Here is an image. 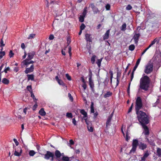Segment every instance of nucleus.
I'll return each mask as SVG.
<instances>
[{
    "instance_id": "nucleus-1",
    "label": "nucleus",
    "mask_w": 161,
    "mask_h": 161,
    "mask_svg": "<svg viewBox=\"0 0 161 161\" xmlns=\"http://www.w3.org/2000/svg\"><path fill=\"white\" fill-rule=\"evenodd\" d=\"M142 100L140 97L136 99L135 109L137 119L141 125H147L149 123V117L146 114L140 110L142 108Z\"/></svg>"
},
{
    "instance_id": "nucleus-2",
    "label": "nucleus",
    "mask_w": 161,
    "mask_h": 161,
    "mask_svg": "<svg viewBox=\"0 0 161 161\" xmlns=\"http://www.w3.org/2000/svg\"><path fill=\"white\" fill-rule=\"evenodd\" d=\"M140 80V87L142 89L147 91L149 87L150 80L147 75H145L144 74Z\"/></svg>"
},
{
    "instance_id": "nucleus-3",
    "label": "nucleus",
    "mask_w": 161,
    "mask_h": 161,
    "mask_svg": "<svg viewBox=\"0 0 161 161\" xmlns=\"http://www.w3.org/2000/svg\"><path fill=\"white\" fill-rule=\"evenodd\" d=\"M153 64L151 62H149L145 67L144 72L148 75L150 74L153 71Z\"/></svg>"
},
{
    "instance_id": "nucleus-4",
    "label": "nucleus",
    "mask_w": 161,
    "mask_h": 161,
    "mask_svg": "<svg viewBox=\"0 0 161 161\" xmlns=\"http://www.w3.org/2000/svg\"><path fill=\"white\" fill-rule=\"evenodd\" d=\"M43 155L44 158L46 160H49L50 158V161H54V158H55V154L49 151H47L46 153L43 154Z\"/></svg>"
},
{
    "instance_id": "nucleus-5",
    "label": "nucleus",
    "mask_w": 161,
    "mask_h": 161,
    "mask_svg": "<svg viewBox=\"0 0 161 161\" xmlns=\"http://www.w3.org/2000/svg\"><path fill=\"white\" fill-rule=\"evenodd\" d=\"M139 143L137 139H133L132 144V148L130 150L129 153L130 154L132 153H134L136 150L137 146H139Z\"/></svg>"
},
{
    "instance_id": "nucleus-6",
    "label": "nucleus",
    "mask_w": 161,
    "mask_h": 161,
    "mask_svg": "<svg viewBox=\"0 0 161 161\" xmlns=\"http://www.w3.org/2000/svg\"><path fill=\"white\" fill-rule=\"evenodd\" d=\"M13 148L15 149L14 154L15 156L19 157L22 153V150L21 147H18L16 149L15 148V146L13 144Z\"/></svg>"
},
{
    "instance_id": "nucleus-7",
    "label": "nucleus",
    "mask_w": 161,
    "mask_h": 161,
    "mask_svg": "<svg viewBox=\"0 0 161 161\" xmlns=\"http://www.w3.org/2000/svg\"><path fill=\"white\" fill-rule=\"evenodd\" d=\"M92 72L90 70V74H89V85L91 89L93 92H94L95 90L94 88V83L92 80Z\"/></svg>"
},
{
    "instance_id": "nucleus-8",
    "label": "nucleus",
    "mask_w": 161,
    "mask_h": 161,
    "mask_svg": "<svg viewBox=\"0 0 161 161\" xmlns=\"http://www.w3.org/2000/svg\"><path fill=\"white\" fill-rule=\"evenodd\" d=\"M55 158L57 160L58 159H60L61 157H63L64 156H66L64 155V153H61L58 150H57L55 151Z\"/></svg>"
},
{
    "instance_id": "nucleus-9",
    "label": "nucleus",
    "mask_w": 161,
    "mask_h": 161,
    "mask_svg": "<svg viewBox=\"0 0 161 161\" xmlns=\"http://www.w3.org/2000/svg\"><path fill=\"white\" fill-rule=\"evenodd\" d=\"M34 70V66L33 64H32L30 68H26L25 71V72L26 74L32 72Z\"/></svg>"
},
{
    "instance_id": "nucleus-10",
    "label": "nucleus",
    "mask_w": 161,
    "mask_h": 161,
    "mask_svg": "<svg viewBox=\"0 0 161 161\" xmlns=\"http://www.w3.org/2000/svg\"><path fill=\"white\" fill-rule=\"evenodd\" d=\"M138 147L140 149L144 150L147 147V145L142 142H140L139 143Z\"/></svg>"
},
{
    "instance_id": "nucleus-11",
    "label": "nucleus",
    "mask_w": 161,
    "mask_h": 161,
    "mask_svg": "<svg viewBox=\"0 0 161 161\" xmlns=\"http://www.w3.org/2000/svg\"><path fill=\"white\" fill-rule=\"evenodd\" d=\"M146 125H142L143 128L144 130V134L146 136H148L149 134V129Z\"/></svg>"
},
{
    "instance_id": "nucleus-12",
    "label": "nucleus",
    "mask_w": 161,
    "mask_h": 161,
    "mask_svg": "<svg viewBox=\"0 0 161 161\" xmlns=\"http://www.w3.org/2000/svg\"><path fill=\"white\" fill-rule=\"evenodd\" d=\"M112 117V115L109 116L107 119V121L106 123V128L107 129H108V126H110L111 125V121Z\"/></svg>"
},
{
    "instance_id": "nucleus-13",
    "label": "nucleus",
    "mask_w": 161,
    "mask_h": 161,
    "mask_svg": "<svg viewBox=\"0 0 161 161\" xmlns=\"http://www.w3.org/2000/svg\"><path fill=\"white\" fill-rule=\"evenodd\" d=\"M149 154L148 153V151H146L143 154V156L141 158L142 161H145L146 158L149 156Z\"/></svg>"
},
{
    "instance_id": "nucleus-14",
    "label": "nucleus",
    "mask_w": 161,
    "mask_h": 161,
    "mask_svg": "<svg viewBox=\"0 0 161 161\" xmlns=\"http://www.w3.org/2000/svg\"><path fill=\"white\" fill-rule=\"evenodd\" d=\"M110 30H108L105 33L104 35H103V39L105 40L108 39L109 37V34L110 33Z\"/></svg>"
},
{
    "instance_id": "nucleus-15",
    "label": "nucleus",
    "mask_w": 161,
    "mask_h": 161,
    "mask_svg": "<svg viewBox=\"0 0 161 161\" xmlns=\"http://www.w3.org/2000/svg\"><path fill=\"white\" fill-rule=\"evenodd\" d=\"M35 54V53L34 52H31L28 53V57L27 59L29 60H31L33 58Z\"/></svg>"
},
{
    "instance_id": "nucleus-16",
    "label": "nucleus",
    "mask_w": 161,
    "mask_h": 161,
    "mask_svg": "<svg viewBox=\"0 0 161 161\" xmlns=\"http://www.w3.org/2000/svg\"><path fill=\"white\" fill-rule=\"evenodd\" d=\"M71 157H69L67 156H64L62 157L61 158L57 160L58 161H70V158Z\"/></svg>"
},
{
    "instance_id": "nucleus-17",
    "label": "nucleus",
    "mask_w": 161,
    "mask_h": 161,
    "mask_svg": "<svg viewBox=\"0 0 161 161\" xmlns=\"http://www.w3.org/2000/svg\"><path fill=\"white\" fill-rule=\"evenodd\" d=\"M80 113L83 115V118H87V114L86 112L84 109H79Z\"/></svg>"
},
{
    "instance_id": "nucleus-18",
    "label": "nucleus",
    "mask_w": 161,
    "mask_h": 161,
    "mask_svg": "<svg viewBox=\"0 0 161 161\" xmlns=\"http://www.w3.org/2000/svg\"><path fill=\"white\" fill-rule=\"evenodd\" d=\"M140 34L139 33L135 34L133 36V39L134 40L135 43H137Z\"/></svg>"
},
{
    "instance_id": "nucleus-19",
    "label": "nucleus",
    "mask_w": 161,
    "mask_h": 161,
    "mask_svg": "<svg viewBox=\"0 0 161 161\" xmlns=\"http://www.w3.org/2000/svg\"><path fill=\"white\" fill-rule=\"evenodd\" d=\"M91 34H86L85 35L86 39L87 42H92V37H91Z\"/></svg>"
},
{
    "instance_id": "nucleus-20",
    "label": "nucleus",
    "mask_w": 161,
    "mask_h": 161,
    "mask_svg": "<svg viewBox=\"0 0 161 161\" xmlns=\"http://www.w3.org/2000/svg\"><path fill=\"white\" fill-rule=\"evenodd\" d=\"M28 81L31 80L32 81L34 80V76L33 74H27V75Z\"/></svg>"
},
{
    "instance_id": "nucleus-21",
    "label": "nucleus",
    "mask_w": 161,
    "mask_h": 161,
    "mask_svg": "<svg viewBox=\"0 0 161 161\" xmlns=\"http://www.w3.org/2000/svg\"><path fill=\"white\" fill-rule=\"evenodd\" d=\"M30 60L29 59L26 58L22 62L25 65L26 67H28V65L31 64L30 63Z\"/></svg>"
},
{
    "instance_id": "nucleus-22",
    "label": "nucleus",
    "mask_w": 161,
    "mask_h": 161,
    "mask_svg": "<svg viewBox=\"0 0 161 161\" xmlns=\"http://www.w3.org/2000/svg\"><path fill=\"white\" fill-rule=\"evenodd\" d=\"M39 113L42 116H44L46 114V113L43 108H42L41 109L39 112Z\"/></svg>"
},
{
    "instance_id": "nucleus-23",
    "label": "nucleus",
    "mask_w": 161,
    "mask_h": 161,
    "mask_svg": "<svg viewBox=\"0 0 161 161\" xmlns=\"http://www.w3.org/2000/svg\"><path fill=\"white\" fill-rule=\"evenodd\" d=\"M112 95V92L108 91L106 93H105L104 95V97L105 98L111 96Z\"/></svg>"
},
{
    "instance_id": "nucleus-24",
    "label": "nucleus",
    "mask_w": 161,
    "mask_h": 161,
    "mask_svg": "<svg viewBox=\"0 0 161 161\" xmlns=\"http://www.w3.org/2000/svg\"><path fill=\"white\" fill-rule=\"evenodd\" d=\"M2 82L4 84L8 85L9 83V80L6 78H3Z\"/></svg>"
},
{
    "instance_id": "nucleus-25",
    "label": "nucleus",
    "mask_w": 161,
    "mask_h": 161,
    "mask_svg": "<svg viewBox=\"0 0 161 161\" xmlns=\"http://www.w3.org/2000/svg\"><path fill=\"white\" fill-rule=\"evenodd\" d=\"M159 40L157 38H155L153 41L149 45L151 47L152 45L154 44L155 42H157V43L159 42Z\"/></svg>"
},
{
    "instance_id": "nucleus-26",
    "label": "nucleus",
    "mask_w": 161,
    "mask_h": 161,
    "mask_svg": "<svg viewBox=\"0 0 161 161\" xmlns=\"http://www.w3.org/2000/svg\"><path fill=\"white\" fill-rule=\"evenodd\" d=\"M126 25L125 23H124L122 26H121L120 29L121 30L125 31L126 30Z\"/></svg>"
},
{
    "instance_id": "nucleus-27",
    "label": "nucleus",
    "mask_w": 161,
    "mask_h": 161,
    "mask_svg": "<svg viewBox=\"0 0 161 161\" xmlns=\"http://www.w3.org/2000/svg\"><path fill=\"white\" fill-rule=\"evenodd\" d=\"M157 155L159 157H161V148L158 147L157 148Z\"/></svg>"
},
{
    "instance_id": "nucleus-28",
    "label": "nucleus",
    "mask_w": 161,
    "mask_h": 161,
    "mask_svg": "<svg viewBox=\"0 0 161 161\" xmlns=\"http://www.w3.org/2000/svg\"><path fill=\"white\" fill-rule=\"evenodd\" d=\"M93 105H94L93 103L92 102L91 104V113H94L95 112Z\"/></svg>"
},
{
    "instance_id": "nucleus-29",
    "label": "nucleus",
    "mask_w": 161,
    "mask_h": 161,
    "mask_svg": "<svg viewBox=\"0 0 161 161\" xmlns=\"http://www.w3.org/2000/svg\"><path fill=\"white\" fill-rule=\"evenodd\" d=\"M87 7H86L84 9L82 13V16L85 17L86 15V13H87Z\"/></svg>"
},
{
    "instance_id": "nucleus-30",
    "label": "nucleus",
    "mask_w": 161,
    "mask_h": 161,
    "mask_svg": "<svg viewBox=\"0 0 161 161\" xmlns=\"http://www.w3.org/2000/svg\"><path fill=\"white\" fill-rule=\"evenodd\" d=\"M135 48V45L133 44H131L130 45L129 47V49L131 51L134 50Z\"/></svg>"
},
{
    "instance_id": "nucleus-31",
    "label": "nucleus",
    "mask_w": 161,
    "mask_h": 161,
    "mask_svg": "<svg viewBox=\"0 0 161 161\" xmlns=\"http://www.w3.org/2000/svg\"><path fill=\"white\" fill-rule=\"evenodd\" d=\"M36 153L34 150H30L29 152V154L31 156H33Z\"/></svg>"
},
{
    "instance_id": "nucleus-32",
    "label": "nucleus",
    "mask_w": 161,
    "mask_h": 161,
    "mask_svg": "<svg viewBox=\"0 0 161 161\" xmlns=\"http://www.w3.org/2000/svg\"><path fill=\"white\" fill-rule=\"evenodd\" d=\"M102 58H101L100 59H98L97 62V64L98 66L100 67L101 66V62L102 60Z\"/></svg>"
},
{
    "instance_id": "nucleus-33",
    "label": "nucleus",
    "mask_w": 161,
    "mask_h": 161,
    "mask_svg": "<svg viewBox=\"0 0 161 161\" xmlns=\"http://www.w3.org/2000/svg\"><path fill=\"white\" fill-rule=\"evenodd\" d=\"M85 17L81 15L79 18V21L80 22H83L84 21Z\"/></svg>"
},
{
    "instance_id": "nucleus-34",
    "label": "nucleus",
    "mask_w": 161,
    "mask_h": 161,
    "mask_svg": "<svg viewBox=\"0 0 161 161\" xmlns=\"http://www.w3.org/2000/svg\"><path fill=\"white\" fill-rule=\"evenodd\" d=\"M87 127L88 130L89 131L91 132H92L93 131V128L92 126H89V125H87Z\"/></svg>"
},
{
    "instance_id": "nucleus-35",
    "label": "nucleus",
    "mask_w": 161,
    "mask_h": 161,
    "mask_svg": "<svg viewBox=\"0 0 161 161\" xmlns=\"http://www.w3.org/2000/svg\"><path fill=\"white\" fill-rule=\"evenodd\" d=\"M5 53L4 51L0 52V59H1L5 55Z\"/></svg>"
},
{
    "instance_id": "nucleus-36",
    "label": "nucleus",
    "mask_w": 161,
    "mask_h": 161,
    "mask_svg": "<svg viewBox=\"0 0 161 161\" xmlns=\"http://www.w3.org/2000/svg\"><path fill=\"white\" fill-rule=\"evenodd\" d=\"M66 116L67 117L69 118H72L73 117L72 114L71 113H67Z\"/></svg>"
},
{
    "instance_id": "nucleus-37",
    "label": "nucleus",
    "mask_w": 161,
    "mask_h": 161,
    "mask_svg": "<svg viewBox=\"0 0 161 161\" xmlns=\"http://www.w3.org/2000/svg\"><path fill=\"white\" fill-rule=\"evenodd\" d=\"M96 57L95 56H93L91 58V62L92 64H94L95 62V58Z\"/></svg>"
},
{
    "instance_id": "nucleus-38",
    "label": "nucleus",
    "mask_w": 161,
    "mask_h": 161,
    "mask_svg": "<svg viewBox=\"0 0 161 161\" xmlns=\"http://www.w3.org/2000/svg\"><path fill=\"white\" fill-rule=\"evenodd\" d=\"M14 53L13 52L12 50H10L9 54V56L10 58H12L14 56Z\"/></svg>"
},
{
    "instance_id": "nucleus-39",
    "label": "nucleus",
    "mask_w": 161,
    "mask_h": 161,
    "mask_svg": "<svg viewBox=\"0 0 161 161\" xmlns=\"http://www.w3.org/2000/svg\"><path fill=\"white\" fill-rule=\"evenodd\" d=\"M35 35L36 34H30L29 37L28 38V39L33 38L35 37Z\"/></svg>"
},
{
    "instance_id": "nucleus-40",
    "label": "nucleus",
    "mask_w": 161,
    "mask_h": 161,
    "mask_svg": "<svg viewBox=\"0 0 161 161\" xmlns=\"http://www.w3.org/2000/svg\"><path fill=\"white\" fill-rule=\"evenodd\" d=\"M57 82L60 85L64 86V83L60 79Z\"/></svg>"
},
{
    "instance_id": "nucleus-41",
    "label": "nucleus",
    "mask_w": 161,
    "mask_h": 161,
    "mask_svg": "<svg viewBox=\"0 0 161 161\" xmlns=\"http://www.w3.org/2000/svg\"><path fill=\"white\" fill-rule=\"evenodd\" d=\"M130 138V136H129L128 132H126L125 137L126 141L128 142V141L129 140Z\"/></svg>"
},
{
    "instance_id": "nucleus-42",
    "label": "nucleus",
    "mask_w": 161,
    "mask_h": 161,
    "mask_svg": "<svg viewBox=\"0 0 161 161\" xmlns=\"http://www.w3.org/2000/svg\"><path fill=\"white\" fill-rule=\"evenodd\" d=\"M85 27L86 26L85 24L83 23H82L80 26V30H83L85 28Z\"/></svg>"
},
{
    "instance_id": "nucleus-43",
    "label": "nucleus",
    "mask_w": 161,
    "mask_h": 161,
    "mask_svg": "<svg viewBox=\"0 0 161 161\" xmlns=\"http://www.w3.org/2000/svg\"><path fill=\"white\" fill-rule=\"evenodd\" d=\"M68 96L69 99L70 100L71 102H72L73 100V98L70 93H68Z\"/></svg>"
},
{
    "instance_id": "nucleus-44",
    "label": "nucleus",
    "mask_w": 161,
    "mask_h": 161,
    "mask_svg": "<svg viewBox=\"0 0 161 161\" xmlns=\"http://www.w3.org/2000/svg\"><path fill=\"white\" fill-rule=\"evenodd\" d=\"M10 68L9 67H6L4 70L3 71V72H4L5 73H7V71H10Z\"/></svg>"
},
{
    "instance_id": "nucleus-45",
    "label": "nucleus",
    "mask_w": 161,
    "mask_h": 161,
    "mask_svg": "<svg viewBox=\"0 0 161 161\" xmlns=\"http://www.w3.org/2000/svg\"><path fill=\"white\" fill-rule=\"evenodd\" d=\"M67 43L68 44V45H69L70 42H71V40L70 37H68L67 39Z\"/></svg>"
},
{
    "instance_id": "nucleus-46",
    "label": "nucleus",
    "mask_w": 161,
    "mask_h": 161,
    "mask_svg": "<svg viewBox=\"0 0 161 161\" xmlns=\"http://www.w3.org/2000/svg\"><path fill=\"white\" fill-rule=\"evenodd\" d=\"M65 76L67 78V79L69 80H71V77L68 74H65Z\"/></svg>"
},
{
    "instance_id": "nucleus-47",
    "label": "nucleus",
    "mask_w": 161,
    "mask_h": 161,
    "mask_svg": "<svg viewBox=\"0 0 161 161\" xmlns=\"http://www.w3.org/2000/svg\"><path fill=\"white\" fill-rule=\"evenodd\" d=\"M130 82L129 84V86L127 89V92L128 95H129L130 93Z\"/></svg>"
},
{
    "instance_id": "nucleus-48",
    "label": "nucleus",
    "mask_w": 161,
    "mask_h": 161,
    "mask_svg": "<svg viewBox=\"0 0 161 161\" xmlns=\"http://www.w3.org/2000/svg\"><path fill=\"white\" fill-rule=\"evenodd\" d=\"M27 89L28 91L31 92V91H32L31 86V85L27 86Z\"/></svg>"
},
{
    "instance_id": "nucleus-49",
    "label": "nucleus",
    "mask_w": 161,
    "mask_h": 161,
    "mask_svg": "<svg viewBox=\"0 0 161 161\" xmlns=\"http://www.w3.org/2000/svg\"><path fill=\"white\" fill-rule=\"evenodd\" d=\"M5 44L3 43V42L2 39L0 43V47H3L4 46Z\"/></svg>"
},
{
    "instance_id": "nucleus-50",
    "label": "nucleus",
    "mask_w": 161,
    "mask_h": 161,
    "mask_svg": "<svg viewBox=\"0 0 161 161\" xmlns=\"http://www.w3.org/2000/svg\"><path fill=\"white\" fill-rule=\"evenodd\" d=\"M31 92V97H32L34 100L35 99L36 100V99L35 98L34 94L33 93L32 91H31V92Z\"/></svg>"
},
{
    "instance_id": "nucleus-51",
    "label": "nucleus",
    "mask_w": 161,
    "mask_h": 161,
    "mask_svg": "<svg viewBox=\"0 0 161 161\" xmlns=\"http://www.w3.org/2000/svg\"><path fill=\"white\" fill-rule=\"evenodd\" d=\"M109 73H110V82L112 83V79L113 77V73L112 71H110Z\"/></svg>"
},
{
    "instance_id": "nucleus-52",
    "label": "nucleus",
    "mask_w": 161,
    "mask_h": 161,
    "mask_svg": "<svg viewBox=\"0 0 161 161\" xmlns=\"http://www.w3.org/2000/svg\"><path fill=\"white\" fill-rule=\"evenodd\" d=\"M133 103H132L130 107L129 108V110L128 111V113H129L131 112L132 111V109L133 108Z\"/></svg>"
},
{
    "instance_id": "nucleus-53",
    "label": "nucleus",
    "mask_w": 161,
    "mask_h": 161,
    "mask_svg": "<svg viewBox=\"0 0 161 161\" xmlns=\"http://www.w3.org/2000/svg\"><path fill=\"white\" fill-rule=\"evenodd\" d=\"M132 8V7L129 4L126 7V9L127 10H129Z\"/></svg>"
},
{
    "instance_id": "nucleus-54",
    "label": "nucleus",
    "mask_w": 161,
    "mask_h": 161,
    "mask_svg": "<svg viewBox=\"0 0 161 161\" xmlns=\"http://www.w3.org/2000/svg\"><path fill=\"white\" fill-rule=\"evenodd\" d=\"M13 141H14V142H15L16 146H17L19 145V142H18L17 139H16L15 138H14L13 139Z\"/></svg>"
},
{
    "instance_id": "nucleus-55",
    "label": "nucleus",
    "mask_w": 161,
    "mask_h": 161,
    "mask_svg": "<svg viewBox=\"0 0 161 161\" xmlns=\"http://www.w3.org/2000/svg\"><path fill=\"white\" fill-rule=\"evenodd\" d=\"M105 7L107 10H109L110 8V6L109 4H108L106 5Z\"/></svg>"
},
{
    "instance_id": "nucleus-56",
    "label": "nucleus",
    "mask_w": 161,
    "mask_h": 161,
    "mask_svg": "<svg viewBox=\"0 0 161 161\" xmlns=\"http://www.w3.org/2000/svg\"><path fill=\"white\" fill-rule=\"evenodd\" d=\"M37 107V104H35L33 107L32 109L33 110H35L36 109V108Z\"/></svg>"
},
{
    "instance_id": "nucleus-57",
    "label": "nucleus",
    "mask_w": 161,
    "mask_h": 161,
    "mask_svg": "<svg viewBox=\"0 0 161 161\" xmlns=\"http://www.w3.org/2000/svg\"><path fill=\"white\" fill-rule=\"evenodd\" d=\"M54 38V36L53 35H51L49 37V39L50 40H52Z\"/></svg>"
},
{
    "instance_id": "nucleus-58",
    "label": "nucleus",
    "mask_w": 161,
    "mask_h": 161,
    "mask_svg": "<svg viewBox=\"0 0 161 161\" xmlns=\"http://www.w3.org/2000/svg\"><path fill=\"white\" fill-rule=\"evenodd\" d=\"M72 122L74 125H77V124L76 123V121L75 118H73L72 119Z\"/></svg>"
},
{
    "instance_id": "nucleus-59",
    "label": "nucleus",
    "mask_w": 161,
    "mask_h": 161,
    "mask_svg": "<svg viewBox=\"0 0 161 161\" xmlns=\"http://www.w3.org/2000/svg\"><path fill=\"white\" fill-rule=\"evenodd\" d=\"M71 47H69V56H71Z\"/></svg>"
},
{
    "instance_id": "nucleus-60",
    "label": "nucleus",
    "mask_w": 161,
    "mask_h": 161,
    "mask_svg": "<svg viewBox=\"0 0 161 161\" xmlns=\"http://www.w3.org/2000/svg\"><path fill=\"white\" fill-rule=\"evenodd\" d=\"M14 70L15 72H17L19 71V69L18 67H15L14 68Z\"/></svg>"
},
{
    "instance_id": "nucleus-61",
    "label": "nucleus",
    "mask_w": 161,
    "mask_h": 161,
    "mask_svg": "<svg viewBox=\"0 0 161 161\" xmlns=\"http://www.w3.org/2000/svg\"><path fill=\"white\" fill-rule=\"evenodd\" d=\"M140 61H141V58H138L136 62V64L137 65H138L140 63Z\"/></svg>"
},
{
    "instance_id": "nucleus-62",
    "label": "nucleus",
    "mask_w": 161,
    "mask_h": 161,
    "mask_svg": "<svg viewBox=\"0 0 161 161\" xmlns=\"http://www.w3.org/2000/svg\"><path fill=\"white\" fill-rule=\"evenodd\" d=\"M98 115V114L97 112H96L95 113H94V117H93L94 118V119H95L97 117Z\"/></svg>"
},
{
    "instance_id": "nucleus-63",
    "label": "nucleus",
    "mask_w": 161,
    "mask_h": 161,
    "mask_svg": "<svg viewBox=\"0 0 161 161\" xmlns=\"http://www.w3.org/2000/svg\"><path fill=\"white\" fill-rule=\"evenodd\" d=\"M82 87L83 88L84 90H85L86 88L87 85L86 83H84L82 85Z\"/></svg>"
},
{
    "instance_id": "nucleus-64",
    "label": "nucleus",
    "mask_w": 161,
    "mask_h": 161,
    "mask_svg": "<svg viewBox=\"0 0 161 161\" xmlns=\"http://www.w3.org/2000/svg\"><path fill=\"white\" fill-rule=\"evenodd\" d=\"M21 47L23 49H24L25 48V45L24 44V43H21Z\"/></svg>"
}]
</instances>
